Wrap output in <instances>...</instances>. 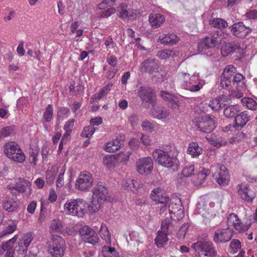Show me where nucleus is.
Wrapping results in <instances>:
<instances>
[{
  "label": "nucleus",
  "instance_id": "obj_1",
  "mask_svg": "<svg viewBox=\"0 0 257 257\" xmlns=\"http://www.w3.org/2000/svg\"><path fill=\"white\" fill-rule=\"evenodd\" d=\"M152 155L154 160L159 165L176 172L180 167V162L177 158L178 152L173 148L170 151L156 149Z\"/></svg>",
  "mask_w": 257,
  "mask_h": 257
},
{
  "label": "nucleus",
  "instance_id": "obj_2",
  "mask_svg": "<svg viewBox=\"0 0 257 257\" xmlns=\"http://www.w3.org/2000/svg\"><path fill=\"white\" fill-rule=\"evenodd\" d=\"M175 230L174 225L171 217L167 218L162 221L161 230L157 232L155 243L157 247H163L169 240L168 235Z\"/></svg>",
  "mask_w": 257,
  "mask_h": 257
},
{
  "label": "nucleus",
  "instance_id": "obj_3",
  "mask_svg": "<svg viewBox=\"0 0 257 257\" xmlns=\"http://www.w3.org/2000/svg\"><path fill=\"white\" fill-rule=\"evenodd\" d=\"M86 202L82 199L68 200L64 206L65 211L70 215L82 217L86 213Z\"/></svg>",
  "mask_w": 257,
  "mask_h": 257
},
{
  "label": "nucleus",
  "instance_id": "obj_4",
  "mask_svg": "<svg viewBox=\"0 0 257 257\" xmlns=\"http://www.w3.org/2000/svg\"><path fill=\"white\" fill-rule=\"evenodd\" d=\"M4 152L7 157L15 162L23 163L25 160L24 153L15 142L6 143L4 146Z\"/></svg>",
  "mask_w": 257,
  "mask_h": 257
},
{
  "label": "nucleus",
  "instance_id": "obj_5",
  "mask_svg": "<svg viewBox=\"0 0 257 257\" xmlns=\"http://www.w3.org/2000/svg\"><path fill=\"white\" fill-rule=\"evenodd\" d=\"M191 247L200 255L207 257H214L217 254L212 242L207 240H199L192 244Z\"/></svg>",
  "mask_w": 257,
  "mask_h": 257
},
{
  "label": "nucleus",
  "instance_id": "obj_6",
  "mask_svg": "<svg viewBox=\"0 0 257 257\" xmlns=\"http://www.w3.org/2000/svg\"><path fill=\"white\" fill-rule=\"evenodd\" d=\"M65 241L58 235H52V242L48 247L49 253L53 257H62L64 253Z\"/></svg>",
  "mask_w": 257,
  "mask_h": 257
},
{
  "label": "nucleus",
  "instance_id": "obj_7",
  "mask_svg": "<svg viewBox=\"0 0 257 257\" xmlns=\"http://www.w3.org/2000/svg\"><path fill=\"white\" fill-rule=\"evenodd\" d=\"M198 76L196 75L190 76L188 73H182L180 76V83L181 87L187 90L192 92L199 91L202 86L197 84Z\"/></svg>",
  "mask_w": 257,
  "mask_h": 257
},
{
  "label": "nucleus",
  "instance_id": "obj_8",
  "mask_svg": "<svg viewBox=\"0 0 257 257\" xmlns=\"http://www.w3.org/2000/svg\"><path fill=\"white\" fill-rule=\"evenodd\" d=\"M195 126L199 131L209 134L216 128V121L213 115H206L199 118Z\"/></svg>",
  "mask_w": 257,
  "mask_h": 257
},
{
  "label": "nucleus",
  "instance_id": "obj_9",
  "mask_svg": "<svg viewBox=\"0 0 257 257\" xmlns=\"http://www.w3.org/2000/svg\"><path fill=\"white\" fill-rule=\"evenodd\" d=\"M220 35L221 32L218 30L212 32L208 36L205 37L200 41L198 45V49L206 50L214 48L219 44Z\"/></svg>",
  "mask_w": 257,
  "mask_h": 257
},
{
  "label": "nucleus",
  "instance_id": "obj_10",
  "mask_svg": "<svg viewBox=\"0 0 257 257\" xmlns=\"http://www.w3.org/2000/svg\"><path fill=\"white\" fill-rule=\"evenodd\" d=\"M92 175L86 171L81 172L75 182V188L80 191H86L92 186Z\"/></svg>",
  "mask_w": 257,
  "mask_h": 257
},
{
  "label": "nucleus",
  "instance_id": "obj_11",
  "mask_svg": "<svg viewBox=\"0 0 257 257\" xmlns=\"http://www.w3.org/2000/svg\"><path fill=\"white\" fill-rule=\"evenodd\" d=\"M229 29L233 36L241 39L246 37L252 32V29L245 26L242 21L234 23L229 27Z\"/></svg>",
  "mask_w": 257,
  "mask_h": 257
},
{
  "label": "nucleus",
  "instance_id": "obj_12",
  "mask_svg": "<svg viewBox=\"0 0 257 257\" xmlns=\"http://www.w3.org/2000/svg\"><path fill=\"white\" fill-rule=\"evenodd\" d=\"M137 94L144 103L154 105L156 102V95L154 91L148 86H140L138 89Z\"/></svg>",
  "mask_w": 257,
  "mask_h": 257
},
{
  "label": "nucleus",
  "instance_id": "obj_13",
  "mask_svg": "<svg viewBox=\"0 0 257 257\" xmlns=\"http://www.w3.org/2000/svg\"><path fill=\"white\" fill-rule=\"evenodd\" d=\"M159 65L155 58H148L143 61L140 66L142 72L149 73L152 77L157 76L156 73L159 72Z\"/></svg>",
  "mask_w": 257,
  "mask_h": 257
},
{
  "label": "nucleus",
  "instance_id": "obj_14",
  "mask_svg": "<svg viewBox=\"0 0 257 257\" xmlns=\"http://www.w3.org/2000/svg\"><path fill=\"white\" fill-rule=\"evenodd\" d=\"M81 237L86 242L93 245L98 243L99 238L95 231L87 225L81 227L79 230Z\"/></svg>",
  "mask_w": 257,
  "mask_h": 257
},
{
  "label": "nucleus",
  "instance_id": "obj_15",
  "mask_svg": "<svg viewBox=\"0 0 257 257\" xmlns=\"http://www.w3.org/2000/svg\"><path fill=\"white\" fill-rule=\"evenodd\" d=\"M233 232V229L229 226L218 229L215 232L213 240L216 243H225L231 239Z\"/></svg>",
  "mask_w": 257,
  "mask_h": 257
},
{
  "label": "nucleus",
  "instance_id": "obj_16",
  "mask_svg": "<svg viewBox=\"0 0 257 257\" xmlns=\"http://www.w3.org/2000/svg\"><path fill=\"white\" fill-rule=\"evenodd\" d=\"M236 68L233 65H227L221 76L220 84L222 88H226L231 85V80L236 72Z\"/></svg>",
  "mask_w": 257,
  "mask_h": 257
},
{
  "label": "nucleus",
  "instance_id": "obj_17",
  "mask_svg": "<svg viewBox=\"0 0 257 257\" xmlns=\"http://www.w3.org/2000/svg\"><path fill=\"white\" fill-rule=\"evenodd\" d=\"M153 169V162L151 157L141 158L137 163V169L140 174H149L152 171Z\"/></svg>",
  "mask_w": 257,
  "mask_h": 257
},
{
  "label": "nucleus",
  "instance_id": "obj_18",
  "mask_svg": "<svg viewBox=\"0 0 257 257\" xmlns=\"http://www.w3.org/2000/svg\"><path fill=\"white\" fill-rule=\"evenodd\" d=\"M228 226L231 225L234 229L239 233L244 232L250 227V223L243 224L238 216L235 213H230L227 217Z\"/></svg>",
  "mask_w": 257,
  "mask_h": 257
},
{
  "label": "nucleus",
  "instance_id": "obj_19",
  "mask_svg": "<svg viewBox=\"0 0 257 257\" xmlns=\"http://www.w3.org/2000/svg\"><path fill=\"white\" fill-rule=\"evenodd\" d=\"M213 177L220 186L228 185L230 179L228 171L223 165L217 168L216 172L213 174Z\"/></svg>",
  "mask_w": 257,
  "mask_h": 257
},
{
  "label": "nucleus",
  "instance_id": "obj_20",
  "mask_svg": "<svg viewBox=\"0 0 257 257\" xmlns=\"http://www.w3.org/2000/svg\"><path fill=\"white\" fill-rule=\"evenodd\" d=\"M116 12L119 17L124 20H133L137 16V11L128 9L127 5L123 3L117 8Z\"/></svg>",
  "mask_w": 257,
  "mask_h": 257
},
{
  "label": "nucleus",
  "instance_id": "obj_21",
  "mask_svg": "<svg viewBox=\"0 0 257 257\" xmlns=\"http://www.w3.org/2000/svg\"><path fill=\"white\" fill-rule=\"evenodd\" d=\"M250 114L247 111H244L235 116L233 127L236 130H241L249 120Z\"/></svg>",
  "mask_w": 257,
  "mask_h": 257
},
{
  "label": "nucleus",
  "instance_id": "obj_22",
  "mask_svg": "<svg viewBox=\"0 0 257 257\" xmlns=\"http://www.w3.org/2000/svg\"><path fill=\"white\" fill-rule=\"evenodd\" d=\"M34 237L32 232L24 234L19 240L18 247L20 249L17 250V251L19 254L26 252L27 247L30 245Z\"/></svg>",
  "mask_w": 257,
  "mask_h": 257
},
{
  "label": "nucleus",
  "instance_id": "obj_23",
  "mask_svg": "<svg viewBox=\"0 0 257 257\" xmlns=\"http://www.w3.org/2000/svg\"><path fill=\"white\" fill-rule=\"evenodd\" d=\"M93 195L104 202L109 198L107 189L101 184H97L93 190Z\"/></svg>",
  "mask_w": 257,
  "mask_h": 257
},
{
  "label": "nucleus",
  "instance_id": "obj_24",
  "mask_svg": "<svg viewBox=\"0 0 257 257\" xmlns=\"http://www.w3.org/2000/svg\"><path fill=\"white\" fill-rule=\"evenodd\" d=\"M238 194L244 201L251 202L255 198V195L254 192L247 186L243 185H238Z\"/></svg>",
  "mask_w": 257,
  "mask_h": 257
},
{
  "label": "nucleus",
  "instance_id": "obj_25",
  "mask_svg": "<svg viewBox=\"0 0 257 257\" xmlns=\"http://www.w3.org/2000/svg\"><path fill=\"white\" fill-rule=\"evenodd\" d=\"M4 209L8 212H18L19 210V203L16 198H5L3 201Z\"/></svg>",
  "mask_w": 257,
  "mask_h": 257
},
{
  "label": "nucleus",
  "instance_id": "obj_26",
  "mask_svg": "<svg viewBox=\"0 0 257 257\" xmlns=\"http://www.w3.org/2000/svg\"><path fill=\"white\" fill-rule=\"evenodd\" d=\"M159 40L162 44L172 46L177 43L179 39L174 33L163 34L159 37Z\"/></svg>",
  "mask_w": 257,
  "mask_h": 257
},
{
  "label": "nucleus",
  "instance_id": "obj_27",
  "mask_svg": "<svg viewBox=\"0 0 257 257\" xmlns=\"http://www.w3.org/2000/svg\"><path fill=\"white\" fill-rule=\"evenodd\" d=\"M104 202H100L99 198L93 195L92 199L90 204L86 202L85 205L86 208V213L89 212V213H93L97 212L100 208L101 204Z\"/></svg>",
  "mask_w": 257,
  "mask_h": 257
},
{
  "label": "nucleus",
  "instance_id": "obj_28",
  "mask_svg": "<svg viewBox=\"0 0 257 257\" xmlns=\"http://www.w3.org/2000/svg\"><path fill=\"white\" fill-rule=\"evenodd\" d=\"M194 174V166L189 165L185 166L181 174L177 175L178 183H182L184 178L190 177Z\"/></svg>",
  "mask_w": 257,
  "mask_h": 257
},
{
  "label": "nucleus",
  "instance_id": "obj_29",
  "mask_svg": "<svg viewBox=\"0 0 257 257\" xmlns=\"http://www.w3.org/2000/svg\"><path fill=\"white\" fill-rule=\"evenodd\" d=\"M123 138L122 139L116 138L115 140L107 143L105 150L108 152H115L119 150L121 145H123Z\"/></svg>",
  "mask_w": 257,
  "mask_h": 257
},
{
  "label": "nucleus",
  "instance_id": "obj_30",
  "mask_svg": "<svg viewBox=\"0 0 257 257\" xmlns=\"http://www.w3.org/2000/svg\"><path fill=\"white\" fill-rule=\"evenodd\" d=\"M151 114L155 118L162 119L167 118L169 115V112L163 107L156 106L151 109Z\"/></svg>",
  "mask_w": 257,
  "mask_h": 257
},
{
  "label": "nucleus",
  "instance_id": "obj_31",
  "mask_svg": "<svg viewBox=\"0 0 257 257\" xmlns=\"http://www.w3.org/2000/svg\"><path fill=\"white\" fill-rule=\"evenodd\" d=\"M209 24L213 27L223 29L228 27V23L221 18H214L211 16L209 20Z\"/></svg>",
  "mask_w": 257,
  "mask_h": 257
},
{
  "label": "nucleus",
  "instance_id": "obj_32",
  "mask_svg": "<svg viewBox=\"0 0 257 257\" xmlns=\"http://www.w3.org/2000/svg\"><path fill=\"white\" fill-rule=\"evenodd\" d=\"M149 20L152 27L154 28H157L164 22L165 18L162 15L157 13L150 15Z\"/></svg>",
  "mask_w": 257,
  "mask_h": 257
},
{
  "label": "nucleus",
  "instance_id": "obj_33",
  "mask_svg": "<svg viewBox=\"0 0 257 257\" xmlns=\"http://www.w3.org/2000/svg\"><path fill=\"white\" fill-rule=\"evenodd\" d=\"M187 153L193 157H198L202 153V149L196 142H192L189 144Z\"/></svg>",
  "mask_w": 257,
  "mask_h": 257
},
{
  "label": "nucleus",
  "instance_id": "obj_34",
  "mask_svg": "<svg viewBox=\"0 0 257 257\" xmlns=\"http://www.w3.org/2000/svg\"><path fill=\"white\" fill-rule=\"evenodd\" d=\"M210 173V171L209 170L201 168L197 174L196 180L195 181L196 184L198 185L202 184Z\"/></svg>",
  "mask_w": 257,
  "mask_h": 257
},
{
  "label": "nucleus",
  "instance_id": "obj_35",
  "mask_svg": "<svg viewBox=\"0 0 257 257\" xmlns=\"http://www.w3.org/2000/svg\"><path fill=\"white\" fill-rule=\"evenodd\" d=\"M18 186L22 190V193L26 191V188L28 187L29 189L28 196H30L32 194L31 183L24 178H20L16 182Z\"/></svg>",
  "mask_w": 257,
  "mask_h": 257
},
{
  "label": "nucleus",
  "instance_id": "obj_36",
  "mask_svg": "<svg viewBox=\"0 0 257 257\" xmlns=\"http://www.w3.org/2000/svg\"><path fill=\"white\" fill-rule=\"evenodd\" d=\"M239 111V107L237 105H230L224 109V115L228 118L235 117L236 113Z\"/></svg>",
  "mask_w": 257,
  "mask_h": 257
},
{
  "label": "nucleus",
  "instance_id": "obj_37",
  "mask_svg": "<svg viewBox=\"0 0 257 257\" xmlns=\"http://www.w3.org/2000/svg\"><path fill=\"white\" fill-rule=\"evenodd\" d=\"M16 240L17 236L15 235L5 243H3V244L0 246V254H3L5 251L7 252V251L14 250L12 247Z\"/></svg>",
  "mask_w": 257,
  "mask_h": 257
},
{
  "label": "nucleus",
  "instance_id": "obj_38",
  "mask_svg": "<svg viewBox=\"0 0 257 257\" xmlns=\"http://www.w3.org/2000/svg\"><path fill=\"white\" fill-rule=\"evenodd\" d=\"M15 134V126L11 125L5 127L0 131V139L13 136Z\"/></svg>",
  "mask_w": 257,
  "mask_h": 257
},
{
  "label": "nucleus",
  "instance_id": "obj_39",
  "mask_svg": "<svg viewBox=\"0 0 257 257\" xmlns=\"http://www.w3.org/2000/svg\"><path fill=\"white\" fill-rule=\"evenodd\" d=\"M241 247L240 241L237 239H233L230 242L229 251L230 253H235L238 252Z\"/></svg>",
  "mask_w": 257,
  "mask_h": 257
},
{
  "label": "nucleus",
  "instance_id": "obj_40",
  "mask_svg": "<svg viewBox=\"0 0 257 257\" xmlns=\"http://www.w3.org/2000/svg\"><path fill=\"white\" fill-rule=\"evenodd\" d=\"M219 98L216 97L210 100L209 106L214 111H217L223 107V102H220Z\"/></svg>",
  "mask_w": 257,
  "mask_h": 257
},
{
  "label": "nucleus",
  "instance_id": "obj_41",
  "mask_svg": "<svg viewBox=\"0 0 257 257\" xmlns=\"http://www.w3.org/2000/svg\"><path fill=\"white\" fill-rule=\"evenodd\" d=\"M241 101L248 109L253 110L257 109V102L252 98L244 97L241 99Z\"/></svg>",
  "mask_w": 257,
  "mask_h": 257
},
{
  "label": "nucleus",
  "instance_id": "obj_42",
  "mask_svg": "<svg viewBox=\"0 0 257 257\" xmlns=\"http://www.w3.org/2000/svg\"><path fill=\"white\" fill-rule=\"evenodd\" d=\"M116 162L114 155H107L103 158V163L108 168H111L115 166Z\"/></svg>",
  "mask_w": 257,
  "mask_h": 257
},
{
  "label": "nucleus",
  "instance_id": "obj_43",
  "mask_svg": "<svg viewBox=\"0 0 257 257\" xmlns=\"http://www.w3.org/2000/svg\"><path fill=\"white\" fill-rule=\"evenodd\" d=\"M62 228L61 222L60 220L53 219L52 221L50 228L51 233H59L61 231Z\"/></svg>",
  "mask_w": 257,
  "mask_h": 257
},
{
  "label": "nucleus",
  "instance_id": "obj_44",
  "mask_svg": "<svg viewBox=\"0 0 257 257\" xmlns=\"http://www.w3.org/2000/svg\"><path fill=\"white\" fill-rule=\"evenodd\" d=\"M102 253L103 257H109V254H112L113 256L118 257V252L115 248L111 246L104 245L102 247Z\"/></svg>",
  "mask_w": 257,
  "mask_h": 257
},
{
  "label": "nucleus",
  "instance_id": "obj_45",
  "mask_svg": "<svg viewBox=\"0 0 257 257\" xmlns=\"http://www.w3.org/2000/svg\"><path fill=\"white\" fill-rule=\"evenodd\" d=\"M244 77L242 75L236 72V74L233 76V78L231 80V83L236 87H242L244 85Z\"/></svg>",
  "mask_w": 257,
  "mask_h": 257
},
{
  "label": "nucleus",
  "instance_id": "obj_46",
  "mask_svg": "<svg viewBox=\"0 0 257 257\" xmlns=\"http://www.w3.org/2000/svg\"><path fill=\"white\" fill-rule=\"evenodd\" d=\"M175 55V53L173 50L166 49L158 51L157 55L161 59H167L173 57Z\"/></svg>",
  "mask_w": 257,
  "mask_h": 257
},
{
  "label": "nucleus",
  "instance_id": "obj_47",
  "mask_svg": "<svg viewBox=\"0 0 257 257\" xmlns=\"http://www.w3.org/2000/svg\"><path fill=\"white\" fill-rule=\"evenodd\" d=\"M59 169L58 168L53 167L50 171L46 173V181L48 183L51 184L55 178L56 175L58 172Z\"/></svg>",
  "mask_w": 257,
  "mask_h": 257
},
{
  "label": "nucleus",
  "instance_id": "obj_48",
  "mask_svg": "<svg viewBox=\"0 0 257 257\" xmlns=\"http://www.w3.org/2000/svg\"><path fill=\"white\" fill-rule=\"evenodd\" d=\"M208 141L211 142L213 145L216 147H219L225 145V142L222 140L221 138L212 135L210 138L206 137Z\"/></svg>",
  "mask_w": 257,
  "mask_h": 257
},
{
  "label": "nucleus",
  "instance_id": "obj_49",
  "mask_svg": "<svg viewBox=\"0 0 257 257\" xmlns=\"http://www.w3.org/2000/svg\"><path fill=\"white\" fill-rule=\"evenodd\" d=\"M188 223H184L180 227V228L177 233V237L179 239H182L185 238L186 232L188 231Z\"/></svg>",
  "mask_w": 257,
  "mask_h": 257
},
{
  "label": "nucleus",
  "instance_id": "obj_50",
  "mask_svg": "<svg viewBox=\"0 0 257 257\" xmlns=\"http://www.w3.org/2000/svg\"><path fill=\"white\" fill-rule=\"evenodd\" d=\"M53 114V109L52 105L49 104L46 108V110L43 114V118L45 121L49 122L51 121Z\"/></svg>",
  "mask_w": 257,
  "mask_h": 257
},
{
  "label": "nucleus",
  "instance_id": "obj_51",
  "mask_svg": "<svg viewBox=\"0 0 257 257\" xmlns=\"http://www.w3.org/2000/svg\"><path fill=\"white\" fill-rule=\"evenodd\" d=\"M95 128L92 125L85 126L81 134V136L85 138L90 137L95 132Z\"/></svg>",
  "mask_w": 257,
  "mask_h": 257
},
{
  "label": "nucleus",
  "instance_id": "obj_52",
  "mask_svg": "<svg viewBox=\"0 0 257 257\" xmlns=\"http://www.w3.org/2000/svg\"><path fill=\"white\" fill-rule=\"evenodd\" d=\"M142 127L143 131L148 132H152L155 128V124L154 123L150 121L145 120L142 122Z\"/></svg>",
  "mask_w": 257,
  "mask_h": 257
},
{
  "label": "nucleus",
  "instance_id": "obj_53",
  "mask_svg": "<svg viewBox=\"0 0 257 257\" xmlns=\"http://www.w3.org/2000/svg\"><path fill=\"white\" fill-rule=\"evenodd\" d=\"M182 207V205L180 199H175V202L172 201L169 205V209L171 208L172 209L176 210L177 211L180 210ZM169 211L170 213H171V212H173V211H171L170 209Z\"/></svg>",
  "mask_w": 257,
  "mask_h": 257
},
{
  "label": "nucleus",
  "instance_id": "obj_54",
  "mask_svg": "<svg viewBox=\"0 0 257 257\" xmlns=\"http://www.w3.org/2000/svg\"><path fill=\"white\" fill-rule=\"evenodd\" d=\"M65 170L63 168H60L58 172L59 173L58 179L56 181V186L57 187H61L64 185V175Z\"/></svg>",
  "mask_w": 257,
  "mask_h": 257
},
{
  "label": "nucleus",
  "instance_id": "obj_55",
  "mask_svg": "<svg viewBox=\"0 0 257 257\" xmlns=\"http://www.w3.org/2000/svg\"><path fill=\"white\" fill-rule=\"evenodd\" d=\"M161 96L163 99L166 102L175 101V96L166 91H161Z\"/></svg>",
  "mask_w": 257,
  "mask_h": 257
},
{
  "label": "nucleus",
  "instance_id": "obj_56",
  "mask_svg": "<svg viewBox=\"0 0 257 257\" xmlns=\"http://www.w3.org/2000/svg\"><path fill=\"white\" fill-rule=\"evenodd\" d=\"M160 190H161V189L158 188L157 190L154 189L153 191H152V193L151 194V197L152 199L158 202L160 200L161 196H163L162 195V193L161 192V191H159Z\"/></svg>",
  "mask_w": 257,
  "mask_h": 257
},
{
  "label": "nucleus",
  "instance_id": "obj_57",
  "mask_svg": "<svg viewBox=\"0 0 257 257\" xmlns=\"http://www.w3.org/2000/svg\"><path fill=\"white\" fill-rule=\"evenodd\" d=\"M158 74H157V73H156V75H157V76L152 77L153 78H154V79L155 80V81L157 82L161 83L162 82L164 81L165 80L167 79V74L165 72H162L160 73L159 71V72H158Z\"/></svg>",
  "mask_w": 257,
  "mask_h": 257
},
{
  "label": "nucleus",
  "instance_id": "obj_58",
  "mask_svg": "<svg viewBox=\"0 0 257 257\" xmlns=\"http://www.w3.org/2000/svg\"><path fill=\"white\" fill-rule=\"evenodd\" d=\"M74 119L72 118L68 120L65 124L64 129L67 132V135L69 133H71L72 128L74 126Z\"/></svg>",
  "mask_w": 257,
  "mask_h": 257
},
{
  "label": "nucleus",
  "instance_id": "obj_59",
  "mask_svg": "<svg viewBox=\"0 0 257 257\" xmlns=\"http://www.w3.org/2000/svg\"><path fill=\"white\" fill-rule=\"evenodd\" d=\"M18 186V184L16 183L14 186L8 185L7 188L10 190L11 193L13 195L17 196L20 193H22V190Z\"/></svg>",
  "mask_w": 257,
  "mask_h": 257
},
{
  "label": "nucleus",
  "instance_id": "obj_60",
  "mask_svg": "<svg viewBox=\"0 0 257 257\" xmlns=\"http://www.w3.org/2000/svg\"><path fill=\"white\" fill-rule=\"evenodd\" d=\"M5 234V236L12 233L16 228V225L14 223L9 224L5 228H3Z\"/></svg>",
  "mask_w": 257,
  "mask_h": 257
},
{
  "label": "nucleus",
  "instance_id": "obj_61",
  "mask_svg": "<svg viewBox=\"0 0 257 257\" xmlns=\"http://www.w3.org/2000/svg\"><path fill=\"white\" fill-rule=\"evenodd\" d=\"M139 117V115L137 113H133L129 116L128 121L132 126H134L138 123Z\"/></svg>",
  "mask_w": 257,
  "mask_h": 257
},
{
  "label": "nucleus",
  "instance_id": "obj_62",
  "mask_svg": "<svg viewBox=\"0 0 257 257\" xmlns=\"http://www.w3.org/2000/svg\"><path fill=\"white\" fill-rule=\"evenodd\" d=\"M245 16L248 19H256L257 18V11L254 9L249 10L246 12V13L245 14Z\"/></svg>",
  "mask_w": 257,
  "mask_h": 257
},
{
  "label": "nucleus",
  "instance_id": "obj_63",
  "mask_svg": "<svg viewBox=\"0 0 257 257\" xmlns=\"http://www.w3.org/2000/svg\"><path fill=\"white\" fill-rule=\"evenodd\" d=\"M228 46L230 48V51L232 52L235 50H239L241 48L240 43L236 42L229 43Z\"/></svg>",
  "mask_w": 257,
  "mask_h": 257
},
{
  "label": "nucleus",
  "instance_id": "obj_64",
  "mask_svg": "<svg viewBox=\"0 0 257 257\" xmlns=\"http://www.w3.org/2000/svg\"><path fill=\"white\" fill-rule=\"evenodd\" d=\"M39 155L38 152H30V161L31 164H33L34 165L36 164V162L38 160L37 157Z\"/></svg>",
  "mask_w": 257,
  "mask_h": 257
}]
</instances>
